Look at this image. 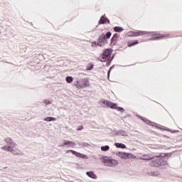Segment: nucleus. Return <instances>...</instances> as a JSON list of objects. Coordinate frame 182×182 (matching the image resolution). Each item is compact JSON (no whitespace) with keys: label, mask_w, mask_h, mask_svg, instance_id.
<instances>
[{"label":"nucleus","mask_w":182,"mask_h":182,"mask_svg":"<svg viewBox=\"0 0 182 182\" xmlns=\"http://www.w3.org/2000/svg\"><path fill=\"white\" fill-rule=\"evenodd\" d=\"M145 160H149V165L151 167H163L167 164V161L161 158L159 156H153L151 155L149 156V159H145Z\"/></svg>","instance_id":"1"},{"label":"nucleus","mask_w":182,"mask_h":182,"mask_svg":"<svg viewBox=\"0 0 182 182\" xmlns=\"http://www.w3.org/2000/svg\"><path fill=\"white\" fill-rule=\"evenodd\" d=\"M100 160L104 166H107V167H116V166H119V161L113 159L110 156H102Z\"/></svg>","instance_id":"2"},{"label":"nucleus","mask_w":182,"mask_h":182,"mask_svg":"<svg viewBox=\"0 0 182 182\" xmlns=\"http://www.w3.org/2000/svg\"><path fill=\"white\" fill-rule=\"evenodd\" d=\"M102 103L104 105H105V106L109 107V109H114L115 110H117L118 112H121V113H123V112H124V109H123V107H117V104H116L114 102H112L108 100H107V101L104 100L102 102Z\"/></svg>","instance_id":"3"},{"label":"nucleus","mask_w":182,"mask_h":182,"mask_svg":"<svg viewBox=\"0 0 182 182\" xmlns=\"http://www.w3.org/2000/svg\"><path fill=\"white\" fill-rule=\"evenodd\" d=\"M1 150H4V151H10L11 153H12L13 154H21V150H19L18 149H16L11 145L9 146H3L1 147Z\"/></svg>","instance_id":"4"},{"label":"nucleus","mask_w":182,"mask_h":182,"mask_svg":"<svg viewBox=\"0 0 182 182\" xmlns=\"http://www.w3.org/2000/svg\"><path fill=\"white\" fill-rule=\"evenodd\" d=\"M116 154L118 156V157H120V159H124V160H129V159H136V156L133 155V154L130 153L119 151Z\"/></svg>","instance_id":"5"},{"label":"nucleus","mask_w":182,"mask_h":182,"mask_svg":"<svg viewBox=\"0 0 182 182\" xmlns=\"http://www.w3.org/2000/svg\"><path fill=\"white\" fill-rule=\"evenodd\" d=\"M131 36L134 37L137 36H144L145 35H149L150 32L146 31H132Z\"/></svg>","instance_id":"6"},{"label":"nucleus","mask_w":182,"mask_h":182,"mask_svg":"<svg viewBox=\"0 0 182 182\" xmlns=\"http://www.w3.org/2000/svg\"><path fill=\"white\" fill-rule=\"evenodd\" d=\"M69 151H70V153H72V154H74V156H76V157H79L80 159H84L85 160H87L89 159V157H87V155L80 154V152H77L76 151L68 150L67 153H69Z\"/></svg>","instance_id":"7"},{"label":"nucleus","mask_w":182,"mask_h":182,"mask_svg":"<svg viewBox=\"0 0 182 182\" xmlns=\"http://www.w3.org/2000/svg\"><path fill=\"white\" fill-rule=\"evenodd\" d=\"M60 146L61 147L63 146H68V147H75L76 143L72 141L64 140V142Z\"/></svg>","instance_id":"8"},{"label":"nucleus","mask_w":182,"mask_h":182,"mask_svg":"<svg viewBox=\"0 0 182 182\" xmlns=\"http://www.w3.org/2000/svg\"><path fill=\"white\" fill-rule=\"evenodd\" d=\"M81 86H82V89H85V87H90V82L89 81V78H83L82 80Z\"/></svg>","instance_id":"9"},{"label":"nucleus","mask_w":182,"mask_h":182,"mask_svg":"<svg viewBox=\"0 0 182 182\" xmlns=\"http://www.w3.org/2000/svg\"><path fill=\"white\" fill-rule=\"evenodd\" d=\"M4 141H6V144H8V146H11V147L16 148V144L15 142H14L12 139H11L10 137L6 138L4 139Z\"/></svg>","instance_id":"10"},{"label":"nucleus","mask_w":182,"mask_h":182,"mask_svg":"<svg viewBox=\"0 0 182 182\" xmlns=\"http://www.w3.org/2000/svg\"><path fill=\"white\" fill-rule=\"evenodd\" d=\"M106 41V35L105 33L102 34L98 38V46H102V43H105Z\"/></svg>","instance_id":"11"},{"label":"nucleus","mask_w":182,"mask_h":182,"mask_svg":"<svg viewBox=\"0 0 182 182\" xmlns=\"http://www.w3.org/2000/svg\"><path fill=\"white\" fill-rule=\"evenodd\" d=\"M110 55H112V50L110 49H106L102 55V59H107V58H109V56H110Z\"/></svg>","instance_id":"12"},{"label":"nucleus","mask_w":182,"mask_h":182,"mask_svg":"<svg viewBox=\"0 0 182 182\" xmlns=\"http://www.w3.org/2000/svg\"><path fill=\"white\" fill-rule=\"evenodd\" d=\"M163 38H170L169 34H157L156 36L151 38L152 41H156V39H161Z\"/></svg>","instance_id":"13"},{"label":"nucleus","mask_w":182,"mask_h":182,"mask_svg":"<svg viewBox=\"0 0 182 182\" xmlns=\"http://www.w3.org/2000/svg\"><path fill=\"white\" fill-rule=\"evenodd\" d=\"M105 23H110V21H109L107 18L105 17V16H102L99 21V24L102 25Z\"/></svg>","instance_id":"14"},{"label":"nucleus","mask_w":182,"mask_h":182,"mask_svg":"<svg viewBox=\"0 0 182 182\" xmlns=\"http://www.w3.org/2000/svg\"><path fill=\"white\" fill-rule=\"evenodd\" d=\"M86 174L88 177H90V178H93L94 180H96V178H97V176H96V174H95V172L93 171L86 172Z\"/></svg>","instance_id":"15"},{"label":"nucleus","mask_w":182,"mask_h":182,"mask_svg":"<svg viewBox=\"0 0 182 182\" xmlns=\"http://www.w3.org/2000/svg\"><path fill=\"white\" fill-rule=\"evenodd\" d=\"M134 45H139V41L135 40L134 41H127V46L129 48H132V46H134Z\"/></svg>","instance_id":"16"},{"label":"nucleus","mask_w":182,"mask_h":182,"mask_svg":"<svg viewBox=\"0 0 182 182\" xmlns=\"http://www.w3.org/2000/svg\"><path fill=\"white\" fill-rule=\"evenodd\" d=\"M114 146L118 149H126V145H124V144L115 143Z\"/></svg>","instance_id":"17"},{"label":"nucleus","mask_w":182,"mask_h":182,"mask_svg":"<svg viewBox=\"0 0 182 182\" xmlns=\"http://www.w3.org/2000/svg\"><path fill=\"white\" fill-rule=\"evenodd\" d=\"M74 86L77 87V89H83V86H82V84H80V82L76 81Z\"/></svg>","instance_id":"18"},{"label":"nucleus","mask_w":182,"mask_h":182,"mask_svg":"<svg viewBox=\"0 0 182 182\" xmlns=\"http://www.w3.org/2000/svg\"><path fill=\"white\" fill-rule=\"evenodd\" d=\"M44 120L45 122H53L56 120V118L53 117H46Z\"/></svg>","instance_id":"19"},{"label":"nucleus","mask_w":182,"mask_h":182,"mask_svg":"<svg viewBox=\"0 0 182 182\" xmlns=\"http://www.w3.org/2000/svg\"><path fill=\"white\" fill-rule=\"evenodd\" d=\"M114 32H123L124 29L122 27L116 26L114 28Z\"/></svg>","instance_id":"20"},{"label":"nucleus","mask_w":182,"mask_h":182,"mask_svg":"<svg viewBox=\"0 0 182 182\" xmlns=\"http://www.w3.org/2000/svg\"><path fill=\"white\" fill-rule=\"evenodd\" d=\"M65 80L67 83H72V82H73V77H72L71 76H68L66 77Z\"/></svg>","instance_id":"21"},{"label":"nucleus","mask_w":182,"mask_h":182,"mask_svg":"<svg viewBox=\"0 0 182 182\" xmlns=\"http://www.w3.org/2000/svg\"><path fill=\"white\" fill-rule=\"evenodd\" d=\"M109 149H110V146H109L108 145L101 147L102 151H107L109 150Z\"/></svg>","instance_id":"22"},{"label":"nucleus","mask_w":182,"mask_h":182,"mask_svg":"<svg viewBox=\"0 0 182 182\" xmlns=\"http://www.w3.org/2000/svg\"><path fill=\"white\" fill-rule=\"evenodd\" d=\"M117 39H119V34L116 33V34H114V35L113 36V37H112V41H117Z\"/></svg>","instance_id":"23"},{"label":"nucleus","mask_w":182,"mask_h":182,"mask_svg":"<svg viewBox=\"0 0 182 182\" xmlns=\"http://www.w3.org/2000/svg\"><path fill=\"white\" fill-rule=\"evenodd\" d=\"M150 156H153V155L152 154L144 155L143 160H145L146 161H150V160L146 159H149V157H150Z\"/></svg>","instance_id":"24"},{"label":"nucleus","mask_w":182,"mask_h":182,"mask_svg":"<svg viewBox=\"0 0 182 182\" xmlns=\"http://www.w3.org/2000/svg\"><path fill=\"white\" fill-rule=\"evenodd\" d=\"M110 36H112V32L109 31V32H107V33H106L105 38H106L107 39H109V38H110Z\"/></svg>","instance_id":"25"},{"label":"nucleus","mask_w":182,"mask_h":182,"mask_svg":"<svg viewBox=\"0 0 182 182\" xmlns=\"http://www.w3.org/2000/svg\"><path fill=\"white\" fill-rule=\"evenodd\" d=\"M43 103H45V105H52V102L49 100H44Z\"/></svg>","instance_id":"26"},{"label":"nucleus","mask_w":182,"mask_h":182,"mask_svg":"<svg viewBox=\"0 0 182 182\" xmlns=\"http://www.w3.org/2000/svg\"><path fill=\"white\" fill-rule=\"evenodd\" d=\"M92 69H93V65L92 64H90L87 68L86 70H92Z\"/></svg>","instance_id":"27"},{"label":"nucleus","mask_w":182,"mask_h":182,"mask_svg":"<svg viewBox=\"0 0 182 182\" xmlns=\"http://www.w3.org/2000/svg\"><path fill=\"white\" fill-rule=\"evenodd\" d=\"M77 132L80 131V130H83V126H80L77 129Z\"/></svg>","instance_id":"28"},{"label":"nucleus","mask_w":182,"mask_h":182,"mask_svg":"<svg viewBox=\"0 0 182 182\" xmlns=\"http://www.w3.org/2000/svg\"><path fill=\"white\" fill-rule=\"evenodd\" d=\"M93 45H96V42L92 43V46H93Z\"/></svg>","instance_id":"29"}]
</instances>
